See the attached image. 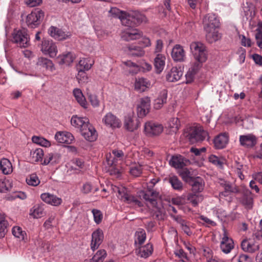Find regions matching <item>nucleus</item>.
I'll use <instances>...</instances> for the list:
<instances>
[{"label":"nucleus","mask_w":262,"mask_h":262,"mask_svg":"<svg viewBox=\"0 0 262 262\" xmlns=\"http://www.w3.org/2000/svg\"><path fill=\"white\" fill-rule=\"evenodd\" d=\"M190 48L195 61L191 63L188 70L196 75L207 59V51L206 46L199 41L191 42Z\"/></svg>","instance_id":"nucleus-1"},{"label":"nucleus","mask_w":262,"mask_h":262,"mask_svg":"<svg viewBox=\"0 0 262 262\" xmlns=\"http://www.w3.org/2000/svg\"><path fill=\"white\" fill-rule=\"evenodd\" d=\"M73 126L79 128L82 136L88 141L93 142L97 137V134L94 127L90 124L89 120L86 117L73 116L71 120Z\"/></svg>","instance_id":"nucleus-2"},{"label":"nucleus","mask_w":262,"mask_h":262,"mask_svg":"<svg viewBox=\"0 0 262 262\" xmlns=\"http://www.w3.org/2000/svg\"><path fill=\"white\" fill-rule=\"evenodd\" d=\"M253 239H245L242 241L241 246L242 249L245 252L254 253L259 249V244L255 240L262 239V235L260 232H256L254 235Z\"/></svg>","instance_id":"nucleus-3"},{"label":"nucleus","mask_w":262,"mask_h":262,"mask_svg":"<svg viewBox=\"0 0 262 262\" xmlns=\"http://www.w3.org/2000/svg\"><path fill=\"white\" fill-rule=\"evenodd\" d=\"M11 41L20 48H27L29 45V37L25 29L14 30Z\"/></svg>","instance_id":"nucleus-4"},{"label":"nucleus","mask_w":262,"mask_h":262,"mask_svg":"<svg viewBox=\"0 0 262 262\" xmlns=\"http://www.w3.org/2000/svg\"><path fill=\"white\" fill-rule=\"evenodd\" d=\"M125 19L127 23L124 24V26L129 27L139 25L147 21L146 17L138 11H134L129 13L126 12Z\"/></svg>","instance_id":"nucleus-5"},{"label":"nucleus","mask_w":262,"mask_h":262,"mask_svg":"<svg viewBox=\"0 0 262 262\" xmlns=\"http://www.w3.org/2000/svg\"><path fill=\"white\" fill-rule=\"evenodd\" d=\"M44 17V12L39 9H36L29 14L26 19V23L29 27L35 28Z\"/></svg>","instance_id":"nucleus-6"},{"label":"nucleus","mask_w":262,"mask_h":262,"mask_svg":"<svg viewBox=\"0 0 262 262\" xmlns=\"http://www.w3.org/2000/svg\"><path fill=\"white\" fill-rule=\"evenodd\" d=\"M191 142H200L205 140L208 136V133L201 126H196L192 128L187 135Z\"/></svg>","instance_id":"nucleus-7"},{"label":"nucleus","mask_w":262,"mask_h":262,"mask_svg":"<svg viewBox=\"0 0 262 262\" xmlns=\"http://www.w3.org/2000/svg\"><path fill=\"white\" fill-rule=\"evenodd\" d=\"M118 193L120 199L124 202L138 207L143 206L142 203L135 196L130 194L125 188L119 189L118 190Z\"/></svg>","instance_id":"nucleus-8"},{"label":"nucleus","mask_w":262,"mask_h":262,"mask_svg":"<svg viewBox=\"0 0 262 262\" xmlns=\"http://www.w3.org/2000/svg\"><path fill=\"white\" fill-rule=\"evenodd\" d=\"M203 24L206 31H210L211 30L217 28L220 26V20L215 14L209 13L203 18Z\"/></svg>","instance_id":"nucleus-9"},{"label":"nucleus","mask_w":262,"mask_h":262,"mask_svg":"<svg viewBox=\"0 0 262 262\" xmlns=\"http://www.w3.org/2000/svg\"><path fill=\"white\" fill-rule=\"evenodd\" d=\"M41 51L51 57H54L57 53V46L52 40L45 39L41 43Z\"/></svg>","instance_id":"nucleus-10"},{"label":"nucleus","mask_w":262,"mask_h":262,"mask_svg":"<svg viewBox=\"0 0 262 262\" xmlns=\"http://www.w3.org/2000/svg\"><path fill=\"white\" fill-rule=\"evenodd\" d=\"M163 130V126L162 124L149 121L144 125V132L148 136H157L160 134Z\"/></svg>","instance_id":"nucleus-11"},{"label":"nucleus","mask_w":262,"mask_h":262,"mask_svg":"<svg viewBox=\"0 0 262 262\" xmlns=\"http://www.w3.org/2000/svg\"><path fill=\"white\" fill-rule=\"evenodd\" d=\"M140 119L133 114H128L125 117L124 125L125 128L130 132L137 129L140 126Z\"/></svg>","instance_id":"nucleus-12"},{"label":"nucleus","mask_w":262,"mask_h":262,"mask_svg":"<svg viewBox=\"0 0 262 262\" xmlns=\"http://www.w3.org/2000/svg\"><path fill=\"white\" fill-rule=\"evenodd\" d=\"M50 35L58 40H63L70 38L71 33L70 32L64 31L61 29L51 26L48 30Z\"/></svg>","instance_id":"nucleus-13"},{"label":"nucleus","mask_w":262,"mask_h":262,"mask_svg":"<svg viewBox=\"0 0 262 262\" xmlns=\"http://www.w3.org/2000/svg\"><path fill=\"white\" fill-rule=\"evenodd\" d=\"M102 122L106 126L113 128H119L121 125L120 119L111 112L104 116Z\"/></svg>","instance_id":"nucleus-14"},{"label":"nucleus","mask_w":262,"mask_h":262,"mask_svg":"<svg viewBox=\"0 0 262 262\" xmlns=\"http://www.w3.org/2000/svg\"><path fill=\"white\" fill-rule=\"evenodd\" d=\"M104 235L102 230L99 228L92 234L91 248L93 251L97 249L103 241Z\"/></svg>","instance_id":"nucleus-15"},{"label":"nucleus","mask_w":262,"mask_h":262,"mask_svg":"<svg viewBox=\"0 0 262 262\" xmlns=\"http://www.w3.org/2000/svg\"><path fill=\"white\" fill-rule=\"evenodd\" d=\"M150 101L148 97L142 98L137 106V114L139 118L144 117L149 111Z\"/></svg>","instance_id":"nucleus-16"},{"label":"nucleus","mask_w":262,"mask_h":262,"mask_svg":"<svg viewBox=\"0 0 262 262\" xmlns=\"http://www.w3.org/2000/svg\"><path fill=\"white\" fill-rule=\"evenodd\" d=\"M239 202L246 209H251L253 206V198L251 192L248 190H244L242 195L238 199Z\"/></svg>","instance_id":"nucleus-17"},{"label":"nucleus","mask_w":262,"mask_h":262,"mask_svg":"<svg viewBox=\"0 0 262 262\" xmlns=\"http://www.w3.org/2000/svg\"><path fill=\"white\" fill-rule=\"evenodd\" d=\"M143 199L152 206L155 207L157 204V200L160 198L159 192L153 189H148L144 192Z\"/></svg>","instance_id":"nucleus-18"},{"label":"nucleus","mask_w":262,"mask_h":262,"mask_svg":"<svg viewBox=\"0 0 262 262\" xmlns=\"http://www.w3.org/2000/svg\"><path fill=\"white\" fill-rule=\"evenodd\" d=\"M223 237L221 242V249L225 253H229L234 248V243L232 239L229 238L227 234L226 230H224Z\"/></svg>","instance_id":"nucleus-19"},{"label":"nucleus","mask_w":262,"mask_h":262,"mask_svg":"<svg viewBox=\"0 0 262 262\" xmlns=\"http://www.w3.org/2000/svg\"><path fill=\"white\" fill-rule=\"evenodd\" d=\"M239 142L242 146L246 148H251L256 144L257 139L255 136L251 134L241 135L239 137Z\"/></svg>","instance_id":"nucleus-20"},{"label":"nucleus","mask_w":262,"mask_h":262,"mask_svg":"<svg viewBox=\"0 0 262 262\" xmlns=\"http://www.w3.org/2000/svg\"><path fill=\"white\" fill-rule=\"evenodd\" d=\"M151 82L147 79L143 77L136 78L135 82V89L139 92H143L149 89Z\"/></svg>","instance_id":"nucleus-21"},{"label":"nucleus","mask_w":262,"mask_h":262,"mask_svg":"<svg viewBox=\"0 0 262 262\" xmlns=\"http://www.w3.org/2000/svg\"><path fill=\"white\" fill-rule=\"evenodd\" d=\"M40 198L43 202L54 206H58L60 205L62 202V199L60 198L57 197L56 195L49 193H44L41 194Z\"/></svg>","instance_id":"nucleus-22"},{"label":"nucleus","mask_w":262,"mask_h":262,"mask_svg":"<svg viewBox=\"0 0 262 262\" xmlns=\"http://www.w3.org/2000/svg\"><path fill=\"white\" fill-rule=\"evenodd\" d=\"M183 75V71L181 67H172L166 75V79L169 82H174L180 79Z\"/></svg>","instance_id":"nucleus-23"},{"label":"nucleus","mask_w":262,"mask_h":262,"mask_svg":"<svg viewBox=\"0 0 262 262\" xmlns=\"http://www.w3.org/2000/svg\"><path fill=\"white\" fill-rule=\"evenodd\" d=\"M171 55L172 59L175 61L183 62L184 61L185 52L183 47L179 45H176L173 48Z\"/></svg>","instance_id":"nucleus-24"},{"label":"nucleus","mask_w":262,"mask_h":262,"mask_svg":"<svg viewBox=\"0 0 262 262\" xmlns=\"http://www.w3.org/2000/svg\"><path fill=\"white\" fill-rule=\"evenodd\" d=\"M126 12L120 11L119 9L114 7L111 8L108 11V16L111 18H119L120 19L123 25L126 24V20L125 17Z\"/></svg>","instance_id":"nucleus-25"},{"label":"nucleus","mask_w":262,"mask_h":262,"mask_svg":"<svg viewBox=\"0 0 262 262\" xmlns=\"http://www.w3.org/2000/svg\"><path fill=\"white\" fill-rule=\"evenodd\" d=\"M142 36V33L139 30L136 29H132L124 32L121 37L125 41H130L139 39Z\"/></svg>","instance_id":"nucleus-26"},{"label":"nucleus","mask_w":262,"mask_h":262,"mask_svg":"<svg viewBox=\"0 0 262 262\" xmlns=\"http://www.w3.org/2000/svg\"><path fill=\"white\" fill-rule=\"evenodd\" d=\"M55 139L61 143L71 144L74 140L73 135L69 132H58L55 135Z\"/></svg>","instance_id":"nucleus-27"},{"label":"nucleus","mask_w":262,"mask_h":262,"mask_svg":"<svg viewBox=\"0 0 262 262\" xmlns=\"http://www.w3.org/2000/svg\"><path fill=\"white\" fill-rule=\"evenodd\" d=\"M106 159L107 164L109 166V168L107 171L110 174L114 176L116 178L119 177L120 176V172L119 169L116 167V164L115 163V158L112 159L111 158V155L109 154V155H106Z\"/></svg>","instance_id":"nucleus-28"},{"label":"nucleus","mask_w":262,"mask_h":262,"mask_svg":"<svg viewBox=\"0 0 262 262\" xmlns=\"http://www.w3.org/2000/svg\"><path fill=\"white\" fill-rule=\"evenodd\" d=\"M213 142L215 148L223 149L228 142V136L226 133L221 134L215 138Z\"/></svg>","instance_id":"nucleus-29"},{"label":"nucleus","mask_w":262,"mask_h":262,"mask_svg":"<svg viewBox=\"0 0 262 262\" xmlns=\"http://www.w3.org/2000/svg\"><path fill=\"white\" fill-rule=\"evenodd\" d=\"M165 57L158 53L154 59V66L157 73L160 74L164 69L165 63Z\"/></svg>","instance_id":"nucleus-30"},{"label":"nucleus","mask_w":262,"mask_h":262,"mask_svg":"<svg viewBox=\"0 0 262 262\" xmlns=\"http://www.w3.org/2000/svg\"><path fill=\"white\" fill-rule=\"evenodd\" d=\"M36 64L40 69H45L51 72L55 70L52 61L47 58L42 57L38 58Z\"/></svg>","instance_id":"nucleus-31"},{"label":"nucleus","mask_w":262,"mask_h":262,"mask_svg":"<svg viewBox=\"0 0 262 262\" xmlns=\"http://www.w3.org/2000/svg\"><path fill=\"white\" fill-rule=\"evenodd\" d=\"M167 91L166 90L161 91L157 98L155 100L154 108L156 110L161 108L164 104L166 103Z\"/></svg>","instance_id":"nucleus-32"},{"label":"nucleus","mask_w":262,"mask_h":262,"mask_svg":"<svg viewBox=\"0 0 262 262\" xmlns=\"http://www.w3.org/2000/svg\"><path fill=\"white\" fill-rule=\"evenodd\" d=\"M153 252L152 245L147 244L145 246H140L136 250L137 254L141 257L147 258Z\"/></svg>","instance_id":"nucleus-33"},{"label":"nucleus","mask_w":262,"mask_h":262,"mask_svg":"<svg viewBox=\"0 0 262 262\" xmlns=\"http://www.w3.org/2000/svg\"><path fill=\"white\" fill-rule=\"evenodd\" d=\"M187 160L181 156H173L169 161V164L176 168H182L186 165Z\"/></svg>","instance_id":"nucleus-34"},{"label":"nucleus","mask_w":262,"mask_h":262,"mask_svg":"<svg viewBox=\"0 0 262 262\" xmlns=\"http://www.w3.org/2000/svg\"><path fill=\"white\" fill-rule=\"evenodd\" d=\"M0 170L4 174H9L13 171L12 165L7 158H3L0 161Z\"/></svg>","instance_id":"nucleus-35"},{"label":"nucleus","mask_w":262,"mask_h":262,"mask_svg":"<svg viewBox=\"0 0 262 262\" xmlns=\"http://www.w3.org/2000/svg\"><path fill=\"white\" fill-rule=\"evenodd\" d=\"M60 155L58 153H50L47 155L44 159L42 164L45 165L49 164H54L59 162Z\"/></svg>","instance_id":"nucleus-36"},{"label":"nucleus","mask_w":262,"mask_h":262,"mask_svg":"<svg viewBox=\"0 0 262 262\" xmlns=\"http://www.w3.org/2000/svg\"><path fill=\"white\" fill-rule=\"evenodd\" d=\"M192 191L193 193H198L203 191L204 184L200 177H197L192 180Z\"/></svg>","instance_id":"nucleus-37"},{"label":"nucleus","mask_w":262,"mask_h":262,"mask_svg":"<svg viewBox=\"0 0 262 262\" xmlns=\"http://www.w3.org/2000/svg\"><path fill=\"white\" fill-rule=\"evenodd\" d=\"M73 95L78 102V103L83 107L87 108V102L85 97L83 96L82 91L79 89H75L73 90Z\"/></svg>","instance_id":"nucleus-38"},{"label":"nucleus","mask_w":262,"mask_h":262,"mask_svg":"<svg viewBox=\"0 0 262 262\" xmlns=\"http://www.w3.org/2000/svg\"><path fill=\"white\" fill-rule=\"evenodd\" d=\"M75 59V56L71 52L63 54L58 57V62L60 64H70Z\"/></svg>","instance_id":"nucleus-39"},{"label":"nucleus","mask_w":262,"mask_h":262,"mask_svg":"<svg viewBox=\"0 0 262 262\" xmlns=\"http://www.w3.org/2000/svg\"><path fill=\"white\" fill-rule=\"evenodd\" d=\"M43 156V150L41 148H37L31 151L30 160L32 163L38 162L42 160Z\"/></svg>","instance_id":"nucleus-40"},{"label":"nucleus","mask_w":262,"mask_h":262,"mask_svg":"<svg viewBox=\"0 0 262 262\" xmlns=\"http://www.w3.org/2000/svg\"><path fill=\"white\" fill-rule=\"evenodd\" d=\"M168 182L171 184L173 189L181 191L183 189V183L176 176H170L168 178Z\"/></svg>","instance_id":"nucleus-41"},{"label":"nucleus","mask_w":262,"mask_h":262,"mask_svg":"<svg viewBox=\"0 0 262 262\" xmlns=\"http://www.w3.org/2000/svg\"><path fill=\"white\" fill-rule=\"evenodd\" d=\"M146 237V236L145 230L143 229H139L135 233V244L141 246L145 242Z\"/></svg>","instance_id":"nucleus-42"},{"label":"nucleus","mask_w":262,"mask_h":262,"mask_svg":"<svg viewBox=\"0 0 262 262\" xmlns=\"http://www.w3.org/2000/svg\"><path fill=\"white\" fill-rule=\"evenodd\" d=\"M186 198L193 206H197L203 200V197L202 195L196 194L193 192L188 193L186 196Z\"/></svg>","instance_id":"nucleus-43"},{"label":"nucleus","mask_w":262,"mask_h":262,"mask_svg":"<svg viewBox=\"0 0 262 262\" xmlns=\"http://www.w3.org/2000/svg\"><path fill=\"white\" fill-rule=\"evenodd\" d=\"M93 63L90 62V60L88 58H82L80 59L77 65V70L81 69L83 71L89 70Z\"/></svg>","instance_id":"nucleus-44"},{"label":"nucleus","mask_w":262,"mask_h":262,"mask_svg":"<svg viewBox=\"0 0 262 262\" xmlns=\"http://www.w3.org/2000/svg\"><path fill=\"white\" fill-rule=\"evenodd\" d=\"M107 255L106 251L104 249L98 250L89 262H102Z\"/></svg>","instance_id":"nucleus-45"},{"label":"nucleus","mask_w":262,"mask_h":262,"mask_svg":"<svg viewBox=\"0 0 262 262\" xmlns=\"http://www.w3.org/2000/svg\"><path fill=\"white\" fill-rule=\"evenodd\" d=\"M129 51V54L133 56H142L144 54V51L142 48L135 45H132L128 47Z\"/></svg>","instance_id":"nucleus-46"},{"label":"nucleus","mask_w":262,"mask_h":262,"mask_svg":"<svg viewBox=\"0 0 262 262\" xmlns=\"http://www.w3.org/2000/svg\"><path fill=\"white\" fill-rule=\"evenodd\" d=\"M215 29L211 30L210 31H206L207 32L206 38L210 42L215 41L221 37V34Z\"/></svg>","instance_id":"nucleus-47"},{"label":"nucleus","mask_w":262,"mask_h":262,"mask_svg":"<svg viewBox=\"0 0 262 262\" xmlns=\"http://www.w3.org/2000/svg\"><path fill=\"white\" fill-rule=\"evenodd\" d=\"M44 205H36L34 207V211L32 213L34 217L39 218L43 215L44 213Z\"/></svg>","instance_id":"nucleus-48"},{"label":"nucleus","mask_w":262,"mask_h":262,"mask_svg":"<svg viewBox=\"0 0 262 262\" xmlns=\"http://www.w3.org/2000/svg\"><path fill=\"white\" fill-rule=\"evenodd\" d=\"M179 171V174L185 181L188 182L192 179V174L190 170L187 168H181Z\"/></svg>","instance_id":"nucleus-49"},{"label":"nucleus","mask_w":262,"mask_h":262,"mask_svg":"<svg viewBox=\"0 0 262 262\" xmlns=\"http://www.w3.org/2000/svg\"><path fill=\"white\" fill-rule=\"evenodd\" d=\"M26 182L29 185L36 186L39 184L40 181L36 174H32L27 178Z\"/></svg>","instance_id":"nucleus-50"},{"label":"nucleus","mask_w":262,"mask_h":262,"mask_svg":"<svg viewBox=\"0 0 262 262\" xmlns=\"http://www.w3.org/2000/svg\"><path fill=\"white\" fill-rule=\"evenodd\" d=\"M78 74L76 78L79 83L83 84L88 82V77L85 73V71H82L81 69L78 70Z\"/></svg>","instance_id":"nucleus-51"},{"label":"nucleus","mask_w":262,"mask_h":262,"mask_svg":"<svg viewBox=\"0 0 262 262\" xmlns=\"http://www.w3.org/2000/svg\"><path fill=\"white\" fill-rule=\"evenodd\" d=\"M12 233L13 235L17 238L24 239L26 233L23 231L19 227H14L12 229Z\"/></svg>","instance_id":"nucleus-52"},{"label":"nucleus","mask_w":262,"mask_h":262,"mask_svg":"<svg viewBox=\"0 0 262 262\" xmlns=\"http://www.w3.org/2000/svg\"><path fill=\"white\" fill-rule=\"evenodd\" d=\"M92 212L93 214L95 222L97 224H99L102 221L103 217L102 213L99 210L95 209H93Z\"/></svg>","instance_id":"nucleus-53"},{"label":"nucleus","mask_w":262,"mask_h":262,"mask_svg":"<svg viewBox=\"0 0 262 262\" xmlns=\"http://www.w3.org/2000/svg\"><path fill=\"white\" fill-rule=\"evenodd\" d=\"M124 64L127 67L133 68V69L129 70V72L132 74H136L139 71V67L135 63L130 61H127L124 62Z\"/></svg>","instance_id":"nucleus-54"},{"label":"nucleus","mask_w":262,"mask_h":262,"mask_svg":"<svg viewBox=\"0 0 262 262\" xmlns=\"http://www.w3.org/2000/svg\"><path fill=\"white\" fill-rule=\"evenodd\" d=\"M224 189L226 192L237 193L239 192L238 188L235 185L231 184L229 182L227 185L225 186Z\"/></svg>","instance_id":"nucleus-55"},{"label":"nucleus","mask_w":262,"mask_h":262,"mask_svg":"<svg viewBox=\"0 0 262 262\" xmlns=\"http://www.w3.org/2000/svg\"><path fill=\"white\" fill-rule=\"evenodd\" d=\"M88 97L93 107H98L99 105V101L95 95L88 93Z\"/></svg>","instance_id":"nucleus-56"},{"label":"nucleus","mask_w":262,"mask_h":262,"mask_svg":"<svg viewBox=\"0 0 262 262\" xmlns=\"http://www.w3.org/2000/svg\"><path fill=\"white\" fill-rule=\"evenodd\" d=\"M142 168L141 165H136L135 166H133L130 169V173L132 175L138 177L142 173Z\"/></svg>","instance_id":"nucleus-57"},{"label":"nucleus","mask_w":262,"mask_h":262,"mask_svg":"<svg viewBox=\"0 0 262 262\" xmlns=\"http://www.w3.org/2000/svg\"><path fill=\"white\" fill-rule=\"evenodd\" d=\"M179 120L178 118H172L169 123V126L174 132H177L179 128Z\"/></svg>","instance_id":"nucleus-58"},{"label":"nucleus","mask_w":262,"mask_h":262,"mask_svg":"<svg viewBox=\"0 0 262 262\" xmlns=\"http://www.w3.org/2000/svg\"><path fill=\"white\" fill-rule=\"evenodd\" d=\"M8 225L7 221L0 222V238L3 237L7 232V227Z\"/></svg>","instance_id":"nucleus-59"},{"label":"nucleus","mask_w":262,"mask_h":262,"mask_svg":"<svg viewBox=\"0 0 262 262\" xmlns=\"http://www.w3.org/2000/svg\"><path fill=\"white\" fill-rule=\"evenodd\" d=\"M209 161L210 162L216 166H222L223 164V162L221 161L220 158L213 155H211L209 157Z\"/></svg>","instance_id":"nucleus-60"},{"label":"nucleus","mask_w":262,"mask_h":262,"mask_svg":"<svg viewBox=\"0 0 262 262\" xmlns=\"http://www.w3.org/2000/svg\"><path fill=\"white\" fill-rule=\"evenodd\" d=\"M112 154L114 155V157L113 158L111 157V158L112 159L115 158V163H116V158L121 159H122L123 157H124V153L121 150L114 149L112 151Z\"/></svg>","instance_id":"nucleus-61"},{"label":"nucleus","mask_w":262,"mask_h":262,"mask_svg":"<svg viewBox=\"0 0 262 262\" xmlns=\"http://www.w3.org/2000/svg\"><path fill=\"white\" fill-rule=\"evenodd\" d=\"M195 74L192 73L190 71H188L185 75L186 83H190L193 81Z\"/></svg>","instance_id":"nucleus-62"},{"label":"nucleus","mask_w":262,"mask_h":262,"mask_svg":"<svg viewBox=\"0 0 262 262\" xmlns=\"http://www.w3.org/2000/svg\"><path fill=\"white\" fill-rule=\"evenodd\" d=\"M163 42L161 39H158L156 41L155 53H160L162 51Z\"/></svg>","instance_id":"nucleus-63"},{"label":"nucleus","mask_w":262,"mask_h":262,"mask_svg":"<svg viewBox=\"0 0 262 262\" xmlns=\"http://www.w3.org/2000/svg\"><path fill=\"white\" fill-rule=\"evenodd\" d=\"M241 43L244 47H250L251 46L252 42L249 38H246L245 36L242 35L241 39Z\"/></svg>","instance_id":"nucleus-64"}]
</instances>
